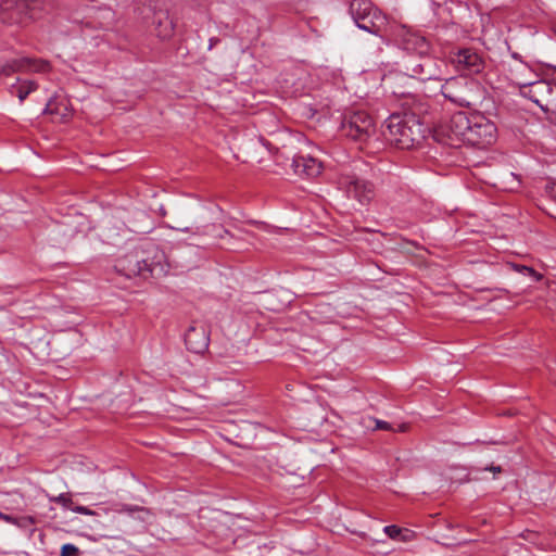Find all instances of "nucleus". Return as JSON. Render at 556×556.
Segmentation results:
<instances>
[{
    "instance_id": "obj_1",
    "label": "nucleus",
    "mask_w": 556,
    "mask_h": 556,
    "mask_svg": "<svg viewBox=\"0 0 556 556\" xmlns=\"http://www.w3.org/2000/svg\"><path fill=\"white\" fill-rule=\"evenodd\" d=\"M401 45L407 52L403 59V68L408 76L422 81L441 78L445 64L428 54L430 45L424 36L407 30L402 37Z\"/></svg>"
},
{
    "instance_id": "obj_2",
    "label": "nucleus",
    "mask_w": 556,
    "mask_h": 556,
    "mask_svg": "<svg viewBox=\"0 0 556 556\" xmlns=\"http://www.w3.org/2000/svg\"><path fill=\"white\" fill-rule=\"evenodd\" d=\"M382 134L392 146L410 149L424 139L425 128L415 113H394L386 121Z\"/></svg>"
},
{
    "instance_id": "obj_3",
    "label": "nucleus",
    "mask_w": 556,
    "mask_h": 556,
    "mask_svg": "<svg viewBox=\"0 0 556 556\" xmlns=\"http://www.w3.org/2000/svg\"><path fill=\"white\" fill-rule=\"evenodd\" d=\"M349 12L359 29L380 36L388 25L387 16L369 0H352Z\"/></svg>"
},
{
    "instance_id": "obj_4",
    "label": "nucleus",
    "mask_w": 556,
    "mask_h": 556,
    "mask_svg": "<svg viewBox=\"0 0 556 556\" xmlns=\"http://www.w3.org/2000/svg\"><path fill=\"white\" fill-rule=\"evenodd\" d=\"M341 130L344 136L352 140L365 143L376 134V125L368 113L357 111L344 118Z\"/></svg>"
},
{
    "instance_id": "obj_5",
    "label": "nucleus",
    "mask_w": 556,
    "mask_h": 556,
    "mask_svg": "<svg viewBox=\"0 0 556 556\" xmlns=\"http://www.w3.org/2000/svg\"><path fill=\"white\" fill-rule=\"evenodd\" d=\"M42 8L43 0H16L3 8L1 18L8 24H26L36 18Z\"/></svg>"
},
{
    "instance_id": "obj_6",
    "label": "nucleus",
    "mask_w": 556,
    "mask_h": 556,
    "mask_svg": "<svg viewBox=\"0 0 556 556\" xmlns=\"http://www.w3.org/2000/svg\"><path fill=\"white\" fill-rule=\"evenodd\" d=\"M473 87L475 84L465 77H453L441 86V93L458 106H470L475 100Z\"/></svg>"
},
{
    "instance_id": "obj_7",
    "label": "nucleus",
    "mask_w": 556,
    "mask_h": 556,
    "mask_svg": "<svg viewBox=\"0 0 556 556\" xmlns=\"http://www.w3.org/2000/svg\"><path fill=\"white\" fill-rule=\"evenodd\" d=\"M496 127L481 114H472L465 142L479 148L490 146L495 140Z\"/></svg>"
},
{
    "instance_id": "obj_8",
    "label": "nucleus",
    "mask_w": 556,
    "mask_h": 556,
    "mask_svg": "<svg viewBox=\"0 0 556 556\" xmlns=\"http://www.w3.org/2000/svg\"><path fill=\"white\" fill-rule=\"evenodd\" d=\"M339 186L348 197L356 199L362 204L369 203L375 197V186L365 179L354 175H343L339 179Z\"/></svg>"
},
{
    "instance_id": "obj_9",
    "label": "nucleus",
    "mask_w": 556,
    "mask_h": 556,
    "mask_svg": "<svg viewBox=\"0 0 556 556\" xmlns=\"http://www.w3.org/2000/svg\"><path fill=\"white\" fill-rule=\"evenodd\" d=\"M455 68L464 75L480 74L485 67L483 56L472 48L459 49L453 56Z\"/></svg>"
},
{
    "instance_id": "obj_10",
    "label": "nucleus",
    "mask_w": 556,
    "mask_h": 556,
    "mask_svg": "<svg viewBox=\"0 0 556 556\" xmlns=\"http://www.w3.org/2000/svg\"><path fill=\"white\" fill-rule=\"evenodd\" d=\"M471 119L472 115L468 116L464 112H457L442 126V132L451 140L465 142Z\"/></svg>"
},
{
    "instance_id": "obj_11",
    "label": "nucleus",
    "mask_w": 556,
    "mask_h": 556,
    "mask_svg": "<svg viewBox=\"0 0 556 556\" xmlns=\"http://www.w3.org/2000/svg\"><path fill=\"white\" fill-rule=\"evenodd\" d=\"M210 338L202 325H193L185 333L187 349L193 353H202L208 348Z\"/></svg>"
},
{
    "instance_id": "obj_12",
    "label": "nucleus",
    "mask_w": 556,
    "mask_h": 556,
    "mask_svg": "<svg viewBox=\"0 0 556 556\" xmlns=\"http://www.w3.org/2000/svg\"><path fill=\"white\" fill-rule=\"evenodd\" d=\"M50 65L47 61L40 59L22 58L10 62L3 72L11 74L13 72H34L45 73L49 71Z\"/></svg>"
},
{
    "instance_id": "obj_13",
    "label": "nucleus",
    "mask_w": 556,
    "mask_h": 556,
    "mask_svg": "<svg viewBox=\"0 0 556 556\" xmlns=\"http://www.w3.org/2000/svg\"><path fill=\"white\" fill-rule=\"evenodd\" d=\"M292 167L296 175L315 178L320 175L323 165L317 159L309 155H299L292 161Z\"/></svg>"
},
{
    "instance_id": "obj_14",
    "label": "nucleus",
    "mask_w": 556,
    "mask_h": 556,
    "mask_svg": "<svg viewBox=\"0 0 556 556\" xmlns=\"http://www.w3.org/2000/svg\"><path fill=\"white\" fill-rule=\"evenodd\" d=\"M117 267L124 270L127 276L142 275L144 271H151V264L147 260H139L138 255L128 254L118 260Z\"/></svg>"
},
{
    "instance_id": "obj_15",
    "label": "nucleus",
    "mask_w": 556,
    "mask_h": 556,
    "mask_svg": "<svg viewBox=\"0 0 556 556\" xmlns=\"http://www.w3.org/2000/svg\"><path fill=\"white\" fill-rule=\"evenodd\" d=\"M152 23L154 33L159 38L165 40L173 36L175 25L166 10L159 9L154 11Z\"/></svg>"
},
{
    "instance_id": "obj_16",
    "label": "nucleus",
    "mask_w": 556,
    "mask_h": 556,
    "mask_svg": "<svg viewBox=\"0 0 556 556\" xmlns=\"http://www.w3.org/2000/svg\"><path fill=\"white\" fill-rule=\"evenodd\" d=\"M37 84L33 80H23L11 86V93L15 94L20 102H23L27 96L37 89Z\"/></svg>"
},
{
    "instance_id": "obj_17",
    "label": "nucleus",
    "mask_w": 556,
    "mask_h": 556,
    "mask_svg": "<svg viewBox=\"0 0 556 556\" xmlns=\"http://www.w3.org/2000/svg\"><path fill=\"white\" fill-rule=\"evenodd\" d=\"M0 519L4 520L5 522L12 523L21 529H28L36 523V519L33 516L14 517L11 515L0 513Z\"/></svg>"
},
{
    "instance_id": "obj_18",
    "label": "nucleus",
    "mask_w": 556,
    "mask_h": 556,
    "mask_svg": "<svg viewBox=\"0 0 556 556\" xmlns=\"http://www.w3.org/2000/svg\"><path fill=\"white\" fill-rule=\"evenodd\" d=\"M513 269L521 273V274H528L532 276L535 281H540L542 279V275L536 273L532 267L526 266V265H518V264H510Z\"/></svg>"
},
{
    "instance_id": "obj_19",
    "label": "nucleus",
    "mask_w": 556,
    "mask_h": 556,
    "mask_svg": "<svg viewBox=\"0 0 556 556\" xmlns=\"http://www.w3.org/2000/svg\"><path fill=\"white\" fill-rule=\"evenodd\" d=\"M53 502L61 504L64 508L71 509L74 507L73 502L68 494L62 493L52 498Z\"/></svg>"
},
{
    "instance_id": "obj_20",
    "label": "nucleus",
    "mask_w": 556,
    "mask_h": 556,
    "mask_svg": "<svg viewBox=\"0 0 556 556\" xmlns=\"http://www.w3.org/2000/svg\"><path fill=\"white\" fill-rule=\"evenodd\" d=\"M383 532L392 540H399L400 535L403 533V529L399 528L397 526L391 525L386 526L383 528Z\"/></svg>"
},
{
    "instance_id": "obj_21",
    "label": "nucleus",
    "mask_w": 556,
    "mask_h": 556,
    "mask_svg": "<svg viewBox=\"0 0 556 556\" xmlns=\"http://www.w3.org/2000/svg\"><path fill=\"white\" fill-rule=\"evenodd\" d=\"M78 555H79V549L74 544L67 543V544H64L61 548L60 556H78Z\"/></svg>"
},
{
    "instance_id": "obj_22",
    "label": "nucleus",
    "mask_w": 556,
    "mask_h": 556,
    "mask_svg": "<svg viewBox=\"0 0 556 556\" xmlns=\"http://www.w3.org/2000/svg\"><path fill=\"white\" fill-rule=\"evenodd\" d=\"M72 510L75 513L81 514V515H89V516L96 515V513L93 510H91L90 508H88L86 506H80V505L74 506L72 508Z\"/></svg>"
},
{
    "instance_id": "obj_23",
    "label": "nucleus",
    "mask_w": 556,
    "mask_h": 556,
    "mask_svg": "<svg viewBox=\"0 0 556 556\" xmlns=\"http://www.w3.org/2000/svg\"><path fill=\"white\" fill-rule=\"evenodd\" d=\"M413 535H414L413 531L403 529V533L400 535L399 541L408 542L412 540Z\"/></svg>"
},
{
    "instance_id": "obj_24",
    "label": "nucleus",
    "mask_w": 556,
    "mask_h": 556,
    "mask_svg": "<svg viewBox=\"0 0 556 556\" xmlns=\"http://www.w3.org/2000/svg\"><path fill=\"white\" fill-rule=\"evenodd\" d=\"M376 427L381 430H391L392 429L390 424L387 421H383V420H377Z\"/></svg>"
},
{
    "instance_id": "obj_25",
    "label": "nucleus",
    "mask_w": 556,
    "mask_h": 556,
    "mask_svg": "<svg viewBox=\"0 0 556 556\" xmlns=\"http://www.w3.org/2000/svg\"><path fill=\"white\" fill-rule=\"evenodd\" d=\"M45 112L50 113V114H53V113H54L53 102H52V101H50V102L47 104V106H46V109H45Z\"/></svg>"
},
{
    "instance_id": "obj_26",
    "label": "nucleus",
    "mask_w": 556,
    "mask_h": 556,
    "mask_svg": "<svg viewBox=\"0 0 556 556\" xmlns=\"http://www.w3.org/2000/svg\"><path fill=\"white\" fill-rule=\"evenodd\" d=\"M218 41H219L218 38H215V37L211 38L210 43H208V49L210 50L213 49V47L216 46Z\"/></svg>"
},
{
    "instance_id": "obj_27",
    "label": "nucleus",
    "mask_w": 556,
    "mask_h": 556,
    "mask_svg": "<svg viewBox=\"0 0 556 556\" xmlns=\"http://www.w3.org/2000/svg\"><path fill=\"white\" fill-rule=\"evenodd\" d=\"M485 470H491L494 473H497V472L502 471L500 466H491L490 468H485Z\"/></svg>"
},
{
    "instance_id": "obj_28",
    "label": "nucleus",
    "mask_w": 556,
    "mask_h": 556,
    "mask_svg": "<svg viewBox=\"0 0 556 556\" xmlns=\"http://www.w3.org/2000/svg\"><path fill=\"white\" fill-rule=\"evenodd\" d=\"M513 56H514V59H518V54L517 53H514Z\"/></svg>"
}]
</instances>
